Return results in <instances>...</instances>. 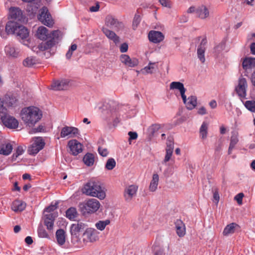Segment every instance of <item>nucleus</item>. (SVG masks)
<instances>
[{
    "mask_svg": "<svg viewBox=\"0 0 255 255\" xmlns=\"http://www.w3.org/2000/svg\"><path fill=\"white\" fill-rule=\"evenodd\" d=\"M61 35V32L58 30H53L49 33L46 27L43 26H39L35 33L36 38L41 40H46L48 38L49 39L45 42H42L39 44L37 48L40 51H47L49 53V55L53 54Z\"/></svg>",
    "mask_w": 255,
    "mask_h": 255,
    "instance_id": "nucleus-1",
    "label": "nucleus"
},
{
    "mask_svg": "<svg viewBox=\"0 0 255 255\" xmlns=\"http://www.w3.org/2000/svg\"><path fill=\"white\" fill-rule=\"evenodd\" d=\"M106 189L102 185L100 181L95 178H91L84 186L82 192L86 195L97 197L103 200L106 196Z\"/></svg>",
    "mask_w": 255,
    "mask_h": 255,
    "instance_id": "nucleus-2",
    "label": "nucleus"
},
{
    "mask_svg": "<svg viewBox=\"0 0 255 255\" xmlns=\"http://www.w3.org/2000/svg\"><path fill=\"white\" fill-rule=\"evenodd\" d=\"M20 117L23 123L29 127L34 126L42 118V112L37 107L30 106L23 108Z\"/></svg>",
    "mask_w": 255,
    "mask_h": 255,
    "instance_id": "nucleus-3",
    "label": "nucleus"
},
{
    "mask_svg": "<svg viewBox=\"0 0 255 255\" xmlns=\"http://www.w3.org/2000/svg\"><path fill=\"white\" fill-rule=\"evenodd\" d=\"M42 5L40 0H35L29 2L26 5V10L29 14L35 16H51L48 8L43 6L41 8Z\"/></svg>",
    "mask_w": 255,
    "mask_h": 255,
    "instance_id": "nucleus-4",
    "label": "nucleus"
},
{
    "mask_svg": "<svg viewBox=\"0 0 255 255\" xmlns=\"http://www.w3.org/2000/svg\"><path fill=\"white\" fill-rule=\"evenodd\" d=\"M101 204L99 201L94 198L90 199L79 204L80 211L84 215L91 214L96 212L100 208Z\"/></svg>",
    "mask_w": 255,
    "mask_h": 255,
    "instance_id": "nucleus-5",
    "label": "nucleus"
},
{
    "mask_svg": "<svg viewBox=\"0 0 255 255\" xmlns=\"http://www.w3.org/2000/svg\"><path fill=\"white\" fill-rule=\"evenodd\" d=\"M88 227L87 224L78 221L72 224L70 227L71 241L74 244L79 245L80 241V233Z\"/></svg>",
    "mask_w": 255,
    "mask_h": 255,
    "instance_id": "nucleus-6",
    "label": "nucleus"
},
{
    "mask_svg": "<svg viewBox=\"0 0 255 255\" xmlns=\"http://www.w3.org/2000/svg\"><path fill=\"white\" fill-rule=\"evenodd\" d=\"M99 234L100 233L96 229L87 227L82 236V242L85 244L96 242L99 239Z\"/></svg>",
    "mask_w": 255,
    "mask_h": 255,
    "instance_id": "nucleus-7",
    "label": "nucleus"
},
{
    "mask_svg": "<svg viewBox=\"0 0 255 255\" xmlns=\"http://www.w3.org/2000/svg\"><path fill=\"white\" fill-rule=\"evenodd\" d=\"M20 17L23 18V17H10L5 25V31L8 34H15L16 30H18L21 24L19 23L21 21Z\"/></svg>",
    "mask_w": 255,
    "mask_h": 255,
    "instance_id": "nucleus-8",
    "label": "nucleus"
},
{
    "mask_svg": "<svg viewBox=\"0 0 255 255\" xmlns=\"http://www.w3.org/2000/svg\"><path fill=\"white\" fill-rule=\"evenodd\" d=\"M33 142L28 148V153L31 155L37 154L44 146L45 143L40 137H35L33 138Z\"/></svg>",
    "mask_w": 255,
    "mask_h": 255,
    "instance_id": "nucleus-9",
    "label": "nucleus"
},
{
    "mask_svg": "<svg viewBox=\"0 0 255 255\" xmlns=\"http://www.w3.org/2000/svg\"><path fill=\"white\" fill-rule=\"evenodd\" d=\"M6 113L0 114V119L3 124L9 128H16L18 127V122L14 117L6 115Z\"/></svg>",
    "mask_w": 255,
    "mask_h": 255,
    "instance_id": "nucleus-10",
    "label": "nucleus"
},
{
    "mask_svg": "<svg viewBox=\"0 0 255 255\" xmlns=\"http://www.w3.org/2000/svg\"><path fill=\"white\" fill-rule=\"evenodd\" d=\"M79 134V129L73 127L65 126L62 128L60 132V137L61 138L74 137Z\"/></svg>",
    "mask_w": 255,
    "mask_h": 255,
    "instance_id": "nucleus-11",
    "label": "nucleus"
},
{
    "mask_svg": "<svg viewBox=\"0 0 255 255\" xmlns=\"http://www.w3.org/2000/svg\"><path fill=\"white\" fill-rule=\"evenodd\" d=\"M247 88V80L245 78L241 77L239 79L238 85L236 87V91L239 97L245 98L246 96V89Z\"/></svg>",
    "mask_w": 255,
    "mask_h": 255,
    "instance_id": "nucleus-12",
    "label": "nucleus"
},
{
    "mask_svg": "<svg viewBox=\"0 0 255 255\" xmlns=\"http://www.w3.org/2000/svg\"><path fill=\"white\" fill-rule=\"evenodd\" d=\"M68 146L71 153L74 155H78L83 150V145L76 139L69 141Z\"/></svg>",
    "mask_w": 255,
    "mask_h": 255,
    "instance_id": "nucleus-13",
    "label": "nucleus"
},
{
    "mask_svg": "<svg viewBox=\"0 0 255 255\" xmlns=\"http://www.w3.org/2000/svg\"><path fill=\"white\" fill-rule=\"evenodd\" d=\"M121 62L126 66L134 67L138 64V60L135 58H130L128 55L122 54L120 57Z\"/></svg>",
    "mask_w": 255,
    "mask_h": 255,
    "instance_id": "nucleus-14",
    "label": "nucleus"
},
{
    "mask_svg": "<svg viewBox=\"0 0 255 255\" xmlns=\"http://www.w3.org/2000/svg\"><path fill=\"white\" fill-rule=\"evenodd\" d=\"M138 186L136 185H130L128 186L124 191V197L125 200L129 202L134 197L137 193Z\"/></svg>",
    "mask_w": 255,
    "mask_h": 255,
    "instance_id": "nucleus-15",
    "label": "nucleus"
},
{
    "mask_svg": "<svg viewBox=\"0 0 255 255\" xmlns=\"http://www.w3.org/2000/svg\"><path fill=\"white\" fill-rule=\"evenodd\" d=\"M148 37L150 42L157 44L164 40V35L160 31L151 30L148 33Z\"/></svg>",
    "mask_w": 255,
    "mask_h": 255,
    "instance_id": "nucleus-16",
    "label": "nucleus"
},
{
    "mask_svg": "<svg viewBox=\"0 0 255 255\" xmlns=\"http://www.w3.org/2000/svg\"><path fill=\"white\" fill-rule=\"evenodd\" d=\"M207 43V39L206 38H203L201 41L200 44L197 48V55L200 61L203 63L205 62V51L206 50V44Z\"/></svg>",
    "mask_w": 255,
    "mask_h": 255,
    "instance_id": "nucleus-17",
    "label": "nucleus"
},
{
    "mask_svg": "<svg viewBox=\"0 0 255 255\" xmlns=\"http://www.w3.org/2000/svg\"><path fill=\"white\" fill-rule=\"evenodd\" d=\"M69 85L68 80L63 79L60 81H56L51 84V89L53 90H63L66 89Z\"/></svg>",
    "mask_w": 255,
    "mask_h": 255,
    "instance_id": "nucleus-18",
    "label": "nucleus"
},
{
    "mask_svg": "<svg viewBox=\"0 0 255 255\" xmlns=\"http://www.w3.org/2000/svg\"><path fill=\"white\" fill-rule=\"evenodd\" d=\"M4 51L7 56L12 58H17L20 53V50L11 44L6 45Z\"/></svg>",
    "mask_w": 255,
    "mask_h": 255,
    "instance_id": "nucleus-19",
    "label": "nucleus"
},
{
    "mask_svg": "<svg viewBox=\"0 0 255 255\" xmlns=\"http://www.w3.org/2000/svg\"><path fill=\"white\" fill-rule=\"evenodd\" d=\"M57 216V213H49L44 214V224L46 226L47 229L52 230L53 227L54 221Z\"/></svg>",
    "mask_w": 255,
    "mask_h": 255,
    "instance_id": "nucleus-20",
    "label": "nucleus"
},
{
    "mask_svg": "<svg viewBox=\"0 0 255 255\" xmlns=\"http://www.w3.org/2000/svg\"><path fill=\"white\" fill-rule=\"evenodd\" d=\"M170 90H177L180 92L182 99H185V93L186 89L184 88L183 84L180 82H172L170 84Z\"/></svg>",
    "mask_w": 255,
    "mask_h": 255,
    "instance_id": "nucleus-21",
    "label": "nucleus"
},
{
    "mask_svg": "<svg viewBox=\"0 0 255 255\" xmlns=\"http://www.w3.org/2000/svg\"><path fill=\"white\" fill-rule=\"evenodd\" d=\"M183 103L186 105L187 109L191 110L195 108L197 105V98L194 96H191L186 99V96L185 95V99H182Z\"/></svg>",
    "mask_w": 255,
    "mask_h": 255,
    "instance_id": "nucleus-22",
    "label": "nucleus"
},
{
    "mask_svg": "<svg viewBox=\"0 0 255 255\" xmlns=\"http://www.w3.org/2000/svg\"><path fill=\"white\" fill-rule=\"evenodd\" d=\"M243 69L246 70H250L255 68V58L247 57L242 62Z\"/></svg>",
    "mask_w": 255,
    "mask_h": 255,
    "instance_id": "nucleus-23",
    "label": "nucleus"
},
{
    "mask_svg": "<svg viewBox=\"0 0 255 255\" xmlns=\"http://www.w3.org/2000/svg\"><path fill=\"white\" fill-rule=\"evenodd\" d=\"M103 33L110 40L113 41V42L117 44L120 42V37L116 35V34L107 29V28L104 27L102 29Z\"/></svg>",
    "mask_w": 255,
    "mask_h": 255,
    "instance_id": "nucleus-24",
    "label": "nucleus"
},
{
    "mask_svg": "<svg viewBox=\"0 0 255 255\" xmlns=\"http://www.w3.org/2000/svg\"><path fill=\"white\" fill-rule=\"evenodd\" d=\"M55 237L57 243L59 246H62L65 244L66 234L65 231L64 230H58L56 232Z\"/></svg>",
    "mask_w": 255,
    "mask_h": 255,
    "instance_id": "nucleus-25",
    "label": "nucleus"
},
{
    "mask_svg": "<svg viewBox=\"0 0 255 255\" xmlns=\"http://www.w3.org/2000/svg\"><path fill=\"white\" fill-rule=\"evenodd\" d=\"M175 224L177 234L180 237H183L186 233L184 224L180 220H177Z\"/></svg>",
    "mask_w": 255,
    "mask_h": 255,
    "instance_id": "nucleus-26",
    "label": "nucleus"
},
{
    "mask_svg": "<svg viewBox=\"0 0 255 255\" xmlns=\"http://www.w3.org/2000/svg\"><path fill=\"white\" fill-rule=\"evenodd\" d=\"M238 133L237 132H233L231 136L230 145L228 149V154H231L232 150L235 148L236 145L239 142Z\"/></svg>",
    "mask_w": 255,
    "mask_h": 255,
    "instance_id": "nucleus-27",
    "label": "nucleus"
},
{
    "mask_svg": "<svg viewBox=\"0 0 255 255\" xmlns=\"http://www.w3.org/2000/svg\"><path fill=\"white\" fill-rule=\"evenodd\" d=\"M26 207V204L20 200H15L13 202L11 205V209L14 212H21L23 211Z\"/></svg>",
    "mask_w": 255,
    "mask_h": 255,
    "instance_id": "nucleus-28",
    "label": "nucleus"
},
{
    "mask_svg": "<svg viewBox=\"0 0 255 255\" xmlns=\"http://www.w3.org/2000/svg\"><path fill=\"white\" fill-rule=\"evenodd\" d=\"M237 227H238V224L235 223H232L228 225L224 229L223 232V235L227 236L229 235L234 234Z\"/></svg>",
    "mask_w": 255,
    "mask_h": 255,
    "instance_id": "nucleus-29",
    "label": "nucleus"
},
{
    "mask_svg": "<svg viewBox=\"0 0 255 255\" xmlns=\"http://www.w3.org/2000/svg\"><path fill=\"white\" fill-rule=\"evenodd\" d=\"M15 34L19 38L24 39L28 37L29 35V31L26 28L20 24L19 28H18V30H16Z\"/></svg>",
    "mask_w": 255,
    "mask_h": 255,
    "instance_id": "nucleus-30",
    "label": "nucleus"
},
{
    "mask_svg": "<svg viewBox=\"0 0 255 255\" xmlns=\"http://www.w3.org/2000/svg\"><path fill=\"white\" fill-rule=\"evenodd\" d=\"M158 181V175L156 173L153 174L149 187V189L150 191L154 192L157 189Z\"/></svg>",
    "mask_w": 255,
    "mask_h": 255,
    "instance_id": "nucleus-31",
    "label": "nucleus"
},
{
    "mask_svg": "<svg viewBox=\"0 0 255 255\" xmlns=\"http://www.w3.org/2000/svg\"><path fill=\"white\" fill-rule=\"evenodd\" d=\"M83 160L86 165L88 166H92L95 161V156L93 154L88 153L85 155Z\"/></svg>",
    "mask_w": 255,
    "mask_h": 255,
    "instance_id": "nucleus-32",
    "label": "nucleus"
},
{
    "mask_svg": "<svg viewBox=\"0 0 255 255\" xmlns=\"http://www.w3.org/2000/svg\"><path fill=\"white\" fill-rule=\"evenodd\" d=\"M38 20L44 25L48 27H52L54 23V20L52 17H38Z\"/></svg>",
    "mask_w": 255,
    "mask_h": 255,
    "instance_id": "nucleus-33",
    "label": "nucleus"
},
{
    "mask_svg": "<svg viewBox=\"0 0 255 255\" xmlns=\"http://www.w3.org/2000/svg\"><path fill=\"white\" fill-rule=\"evenodd\" d=\"M154 255H165L164 249L158 244H154L152 247Z\"/></svg>",
    "mask_w": 255,
    "mask_h": 255,
    "instance_id": "nucleus-34",
    "label": "nucleus"
},
{
    "mask_svg": "<svg viewBox=\"0 0 255 255\" xmlns=\"http://www.w3.org/2000/svg\"><path fill=\"white\" fill-rule=\"evenodd\" d=\"M111 223V221L109 219L105 220H100L95 224V227L97 229L102 231L105 230L106 226L109 225Z\"/></svg>",
    "mask_w": 255,
    "mask_h": 255,
    "instance_id": "nucleus-35",
    "label": "nucleus"
},
{
    "mask_svg": "<svg viewBox=\"0 0 255 255\" xmlns=\"http://www.w3.org/2000/svg\"><path fill=\"white\" fill-rule=\"evenodd\" d=\"M12 150V146L10 143L3 144L0 149V153L4 155H9Z\"/></svg>",
    "mask_w": 255,
    "mask_h": 255,
    "instance_id": "nucleus-36",
    "label": "nucleus"
},
{
    "mask_svg": "<svg viewBox=\"0 0 255 255\" xmlns=\"http://www.w3.org/2000/svg\"><path fill=\"white\" fill-rule=\"evenodd\" d=\"M106 23L108 26H111L113 27H119L122 24L114 17H108L106 19Z\"/></svg>",
    "mask_w": 255,
    "mask_h": 255,
    "instance_id": "nucleus-37",
    "label": "nucleus"
},
{
    "mask_svg": "<svg viewBox=\"0 0 255 255\" xmlns=\"http://www.w3.org/2000/svg\"><path fill=\"white\" fill-rule=\"evenodd\" d=\"M66 215L69 219L71 220H74L78 215L76 209L74 207L70 208L66 211Z\"/></svg>",
    "mask_w": 255,
    "mask_h": 255,
    "instance_id": "nucleus-38",
    "label": "nucleus"
},
{
    "mask_svg": "<svg viewBox=\"0 0 255 255\" xmlns=\"http://www.w3.org/2000/svg\"><path fill=\"white\" fill-rule=\"evenodd\" d=\"M208 125L204 122L200 128V136L202 139H205L207 136Z\"/></svg>",
    "mask_w": 255,
    "mask_h": 255,
    "instance_id": "nucleus-39",
    "label": "nucleus"
},
{
    "mask_svg": "<svg viewBox=\"0 0 255 255\" xmlns=\"http://www.w3.org/2000/svg\"><path fill=\"white\" fill-rule=\"evenodd\" d=\"M9 16H23V11L18 7H11L9 9Z\"/></svg>",
    "mask_w": 255,
    "mask_h": 255,
    "instance_id": "nucleus-40",
    "label": "nucleus"
},
{
    "mask_svg": "<svg viewBox=\"0 0 255 255\" xmlns=\"http://www.w3.org/2000/svg\"><path fill=\"white\" fill-rule=\"evenodd\" d=\"M155 63H149L148 65L141 70V72L143 74H151L155 69Z\"/></svg>",
    "mask_w": 255,
    "mask_h": 255,
    "instance_id": "nucleus-41",
    "label": "nucleus"
},
{
    "mask_svg": "<svg viewBox=\"0 0 255 255\" xmlns=\"http://www.w3.org/2000/svg\"><path fill=\"white\" fill-rule=\"evenodd\" d=\"M37 63V60L34 57H28L23 61V64L25 67H31Z\"/></svg>",
    "mask_w": 255,
    "mask_h": 255,
    "instance_id": "nucleus-42",
    "label": "nucleus"
},
{
    "mask_svg": "<svg viewBox=\"0 0 255 255\" xmlns=\"http://www.w3.org/2000/svg\"><path fill=\"white\" fill-rule=\"evenodd\" d=\"M209 14V10L205 5H202L197 7L196 15L207 16Z\"/></svg>",
    "mask_w": 255,
    "mask_h": 255,
    "instance_id": "nucleus-43",
    "label": "nucleus"
},
{
    "mask_svg": "<svg viewBox=\"0 0 255 255\" xmlns=\"http://www.w3.org/2000/svg\"><path fill=\"white\" fill-rule=\"evenodd\" d=\"M245 107L250 111L255 112V101L249 100L246 101L244 103Z\"/></svg>",
    "mask_w": 255,
    "mask_h": 255,
    "instance_id": "nucleus-44",
    "label": "nucleus"
},
{
    "mask_svg": "<svg viewBox=\"0 0 255 255\" xmlns=\"http://www.w3.org/2000/svg\"><path fill=\"white\" fill-rule=\"evenodd\" d=\"M116 165L115 160L113 158H111L108 159L105 165V168L109 170H111L116 166Z\"/></svg>",
    "mask_w": 255,
    "mask_h": 255,
    "instance_id": "nucleus-45",
    "label": "nucleus"
},
{
    "mask_svg": "<svg viewBox=\"0 0 255 255\" xmlns=\"http://www.w3.org/2000/svg\"><path fill=\"white\" fill-rule=\"evenodd\" d=\"M5 104L8 107H12L16 105L17 100L14 97H5Z\"/></svg>",
    "mask_w": 255,
    "mask_h": 255,
    "instance_id": "nucleus-46",
    "label": "nucleus"
},
{
    "mask_svg": "<svg viewBox=\"0 0 255 255\" xmlns=\"http://www.w3.org/2000/svg\"><path fill=\"white\" fill-rule=\"evenodd\" d=\"M24 152V149L22 146H19L16 149V151L14 153H13L12 155L13 160H15L16 158L19 156V155H22Z\"/></svg>",
    "mask_w": 255,
    "mask_h": 255,
    "instance_id": "nucleus-47",
    "label": "nucleus"
},
{
    "mask_svg": "<svg viewBox=\"0 0 255 255\" xmlns=\"http://www.w3.org/2000/svg\"><path fill=\"white\" fill-rule=\"evenodd\" d=\"M77 48V46L76 44H73L69 48L68 51L66 54V57L67 59H69L71 58L73 51H75Z\"/></svg>",
    "mask_w": 255,
    "mask_h": 255,
    "instance_id": "nucleus-48",
    "label": "nucleus"
},
{
    "mask_svg": "<svg viewBox=\"0 0 255 255\" xmlns=\"http://www.w3.org/2000/svg\"><path fill=\"white\" fill-rule=\"evenodd\" d=\"M77 48V46L76 44H73L69 48L68 51L66 54V57L67 59H69L71 58L73 51H75Z\"/></svg>",
    "mask_w": 255,
    "mask_h": 255,
    "instance_id": "nucleus-49",
    "label": "nucleus"
},
{
    "mask_svg": "<svg viewBox=\"0 0 255 255\" xmlns=\"http://www.w3.org/2000/svg\"><path fill=\"white\" fill-rule=\"evenodd\" d=\"M173 151H171V149H166V154L164 160L162 163L163 164H165L171 158L172 155Z\"/></svg>",
    "mask_w": 255,
    "mask_h": 255,
    "instance_id": "nucleus-50",
    "label": "nucleus"
},
{
    "mask_svg": "<svg viewBox=\"0 0 255 255\" xmlns=\"http://www.w3.org/2000/svg\"><path fill=\"white\" fill-rule=\"evenodd\" d=\"M57 204H55V205L51 204L48 207L45 209L44 210V213L47 212V214L49 213H55L54 211L55 210L57 209Z\"/></svg>",
    "mask_w": 255,
    "mask_h": 255,
    "instance_id": "nucleus-51",
    "label": "nucleus"
},
{
    "mask_svg": "<svg viewBox=\"0 0 255 255\" xmlns=\"http://www.w3.org/2000/svg\"><path fill=\"white\" fill-rule=\"evenodd\" d=\"M244 195L243 193H240L235 196L234 199L237 202L239 205H241L242 204L243 198Z\"/></svg>",
    "mask_w": 255,
    "mask_h": 255,
    "instance_id": "nucleus-52",
    "label": "nucleus"
},
{
    "mask_svg": "<svg viewBox=\"0 0 255 255\" xmlns=\"http://www.w3.org/2000/svg\"><path fill=\"white\" fill-rule=\"evenodd\" d=\"M37 232L38 236L40 238H46L48 236L46 231L42 228H39Z\"/></svg>",
    "mask_w": 255,
    "mask_h": 255,
    "instance_id": "nucleus-53",
    "label": "nucleus"
},
{
    "mask_svg": "<svg viewBox=\"0 0 255 255\" xmlns=\"http://www.w3.org/2000/svg\"><path fill=\"white\" fill-rule=\"evenodd\" d=\"M98 151L99 154L103 157L107 156L109 153L107 149L103 147H99L98 149Z\"/></svg>",
    "mask_w": 255,
    "mask_h": 255,
    "instance_id": "nucleus-54",
    "label": "nucleus"
},
{
    "mask_svg": "<svg viewBox=\"0 0 255 255\" xmlns=\"http://www.w3.org/2000/svg\"><path fill=\"white\" fill-rule=\"evenodd\" d=\"M128 44L127 43H124L120 46V50L122 53L126 52L128 50Z\"/></svg>",
    "mask_w": 255,
    "mask_h": 255,
    "instance_id": "nucleus-55",
    "label": "nucleus"
},
{
    "mask_svg": "<svg viewBox=\"0 0 255 255\" xmlns=\"http://www.w3.org/2000/svg\"><path fill=\"white\" fill-rule=\"evenodd\" d=\"M6 112V109L3 107V101L0 98V114H3Z\"/></svg>",
    "mask_w": 255,
    "mask_h": 255,
    "instance_id": "nucleus-56",
    "label": "nucleus"
},
{
    "mask_svg": "<svg viewBox=\"0 0 255 255\" xmlns=\"http://www.w3.org/2000/svg\"><path fill=\"white\" fill-rule=\"evenodd\" d=\"M128 135L129 136V140L136 139L137 137V134L136 132L129 131Z\"/></svg>",
    "mask_w": 255,
    "mask_h": 255,
    "instance_id": "nucleus-57",
    "label": "nucleus"
},
{
    "mask_svg": "<svg viewBox=\"0 0 255 255\" xmlns=\"http://www.w3.org/2000/svg\"><path fill=\"white\" fill-rule=\"evenodd\" d=\"M161 4L164 6L170 7V3L168 0H158Z\"/></svg>",
    "mask_w": 255,
    "mask_h": 255,
    "instance_id": "nucleus-58",
    "label": "nucleus"
},
{
    "mask_svg": "<svg viewBox=\"0 0 255 255\" xmlns=\"http://www.w3.org/2000/svg\"><path fill=\"white\" fill-rule=\"evenodd\" d=\"M198 114L201 115H204L207 114L206 109L204 107H201L198 109Z\"/></svg>",
    "mask_w": 255,
    "mask_h": 255,
    "instance_id": "nucleus-59",
    "label": "nucleus"
},
{
    "mask_svg": "<svg viewBox=\"0 0 255 255\" xmlns=\"http://www.w3.org/2000/svg\"><path fill=\"white\" fill-rule=\"evenodd\" d=\"M197 7L194 6L190 7L187 10L188 13H193L196 14Z\"/></svg>",
    "mask_w": 255,
    "mask_h": 255,
    "instance_id": "nucleus-60",
    "label": "nucleus"
},
{
    "mask_svg": "<svg viewBox=\"0 0 255 255\" xmlns=\"http://www.w3.org/2000/svg\"><path fill=\"white\" fill-rule=\"evenodd\" d=\"M213 197L214 200L218 203L220 199V196L217 190H216L213 193Z\"/></svg>",
    "mask_w": 255,
    "mask_h": 255,
    "instance_id": "nucleus-61",
    "label": "nucleus"
},
{
    "mask_svg": "<svg viewBox=\"0 0 255 255\" xmlns=\"http://www.w3.org/2000/svg\"><path fill=\"white\" fill-rule=\"evenodd\" d=\"M43 127L42 126H39L37 128H34L31 129L30 131V133H33L37 132H40L41 131V130L43 129Z\"/></svg>",
    "mask_w": 255,
    "mask_h": 255,
    "instance_id": "nucleus-62",
    "label": "nucleus"
},
{
    "mask_svg": "<svg viewBox=\"0 0 255 255\" xmlns=\"http://www.w3.org/2000/svg\"><path fill=\"white\" fill-rule=\"evenodd\" d=\"M140 21V19L139 17H135L133 20V26L137 27Z\"/></svg>",
    "mask_w": 255,
    "mask_h": 255,
    "instance_id": "nucleus-63",
    "label": "nucleus"
},
{
    "mask_svg": "<svg viewBox=\"0 0 255 255\" xmlns=\"http://www.w3.org/2000/svg\"><path fill=\"white\" fill-rule=\"evenodd\" d=\"M25 242L27 245H31L33 243L32 238L30 236H27L25 239Z\"/></svg>",
    "mask_w": 255,
    "mask_h": 255,
    "instance_id": "nucleus-64",
    "label": "nucleus"
}]
</instances>
